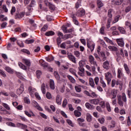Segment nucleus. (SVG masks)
Listing matches in <instances>:
<instances>
[{
    "label": "nucleus",
    "mask_w": 131,
    "mask_h": 131,
    "mask_svg": "<svg viewBox=\"0 0 131 131\" xmlns=\"http://www.w3.org/2000/svg\"><path fill=\"white\" fill-rule=\"evenodd\" d=\"M112 51H113L114 52H116V55L117 56L118 58H120V56H121V57H122L123 58H124V55L125 57H128V53L127 52V51H123V49L122 48H120L119 52H118V49H117V47L113 46Z\"/></svg>",
    "instance_id": "nucleus-1"
},
{
    "label": "nucleus",
    "mask_w": 131,
    "mask_h": 131,
    "mask_svg": "<svg viewBox=\"0 0 131 131\" xmlns=\"http://www.w3.org/2000/svg\"><path fill=\"white\" fill-rule=\"evenodd\" d=\"M89 60L92 68V73L93 74H95V73L96 72V67H98L97 61L95 60V57H94L93 55H90L89 56Z\"/></svg>",
    "instance_id": "nucleus-2"
},
{
    "label": "nucleus",
    "mask_w": 131,
    "mask_h": 131,
    "mask_svg": "<svg viewBox=\"0 0 131 131\" xmlns=\"http://www.w3.org/2000/svg\"><path fill=\"white\" fill-rule=\"evenodd\" d=\"M118 104L120 107H123L124 103H126V96L125 93H122V95L117 96Z\"/></svg>",
    "instance_id": "nucleus-3"
},
{
    "label": "nucleus",
    "mask_w": 131,
    "mask_h": 131,
    "mask_svg": "<svg viewBox=\"0 0 131 131\" xmlns=\"http://www.w3.org/2000/svg\"><path fill=\"white\" fill-rule=\"evenodd\" d=\"M105 79L107 81V84H110L111 82V78H112V74L108 72L104 74Z\"/></svg>",
    "instance_id": "nucleus-4"
},
{
    "label": "nucleus",
    "mask_w": 131,
    "mask_h": 131,
    "mask_svg": "<svg viewBox=\"0 0 131 131\" xmlns=\"http://www.w3.org/2000/svg\"><path fill=\"white\" fill-rule=\"evenodd\" d=\"M84 15H85V11L82 8H80L79 10L77 11L76 16L78 17H83Z\"/></svg>",
    "instance_id": "nucleus-5"
},
{
    "label": "nucleus",
    "mask_w": 131,
    "mask_h": 131,
    "mask_svg": "<svg viewBox=\"0 0 131 131\" xmlns=\"http://www.w3.org/2000/svg\"><path fill=\"white\" fill-rule=\"evenodd\" d=\"M87 47L91 52H93L95 49V44L93 43V41H89V39H87Z\"/></svg>",
    "instance_id": "nucleus-6"
},
{
    "label": "nucleus",
    "mask_w": 131,
    "mask_h": 131,
    "mask_svg": "<svg viewBox=\"0 0 131 131\" xmlns=\"http://www.w3.org/2000/svg\"><path fill=\"white\" fill-rule=\"evenodd\" d=\"M68 58L70 61H71L73 63L76 64V58L74 55L71 54V53L68 54Z\"/></svg>",
    "instance_id": "nucleus-7"
},
{
    "label": "nucleus",
    "mask_w": 131,
    "mask_h": 131,
    "mask_svg": "<svg viewBox=\"0 0 131 131\" xmlns=\"http://www.w3.org/2000/svg\"><path fill=\"white\" fill-rule=\"evenodd\" d=\"M27 11L26 12V15L30 16V15H31V13H32V11H33V8L32 6H31L30 5H28L27 7Z\"/></svg>",
    "instance_id": "nucleus-8"
},
{
    "label": "nucleus",
    "mask_w": 131,
    "mask_h": 131,
    "mask_svg": "<svg viewBox=\"0 0 131 131\" xmlns=\"http://www.w3.org/2000/svg\"><path fill=\"white\" fill-rule=\"evenodd\" d=\"M116 40L119 47H121V48L124 47V41L123 38H118Z\"/></svg>",
    "instance_id": "nucleus-9"
},
{
    "label": "nucleus",
    "mask_w": 131,
    "mask_h": 131,
    "mask_svg": "<svg viewBox=\"0 0 131 131\" xmlns=\"http://www.w3.org/2000/svg\"><path fill=\"white\" fill-rule=\"evenodd\" d=\"M78 69L79 70V71L78 72V75H80V76H84V68L78 67Z\"/></svg>",
    "instance_id": "nucleus-10"
},
{
    "label": "nucleus",
    "mask_w": 131,
    "mask_h": 131,
    "mask_svg": "<svg viewBox=\"0 0 131 131\" xmlns=\"http://www.w3.org/2000/svg\"><path fill=\"white\" fill-rule=\"evenodd\" d=\"M56 102L58 105H61L62 104V96L60 95H58L56 97Z\"/></svg>",
    "instance_id": "nucleus-11"
},
{
    "label": "nucleus",
    "mask_w": 131,
    "mask_h": 131,
    "mask_svg": "<svg viewBox=\"0 0 131 131\" xmlns=\"http://www.w3.org/2000/svg\"><path fill=\"white\" fill-rule=\"evenodd\" d=\"M23 92H24V85L23 84H21L20 88L17 90L16 93L18 96H20Z\"/></svg>",
    "instance_id": "nucleus-12"
},
{
    "label": "nucleus",
    "mask_w": 131,
    "mask_h": 131,
    "mask_svg": "<svg viewBox=\"0 0 131 131\" xmlns=\"http://www.w3.org/2000/svg\"><path fill=\"white\" fill-rule=\"evenodd\" d=\"M25 15V12H21L20 13H16L15 18V19H21V18H23L24 17V15Z\"/></svg>",
    "instance_id": "nucleus-13"
},
{
    "label": "nucleus",
    "mask_w": 131,
    "mask_h": 131,
    "mask_svg": "<svg viewBox=\"0 0 131 131\" xmlns=\"http://www.w3.org/2000/svg\"><path fill=\"white\" fill-rule=\"evenodd\" d=\"M46 88H49L48 85H46L45 83H43L41 85V91L43 95L46 94Z\"/></svg>",
    "instance_id": "nucleus-14"
},
{
    "label": "nucleus",
    "mask_w": 131,
    "mask_h": 131,
    "mask_svg": "<svg viewBox=\"0 0 131 131\" xmlns=\"http://www.w3.org/2000/svg\"><path fill=\"white\" fill-rule=\"evenodd\" d=\"M111 96H113L111 98L112 100L115 99V98H116V96H117V90L113 89L111 92Z\"/></svg>",
    "instance_id": "nucleus-15"
},
{
    "label": "nucleus",
    "mask_w": 131,
    "mask_h": 131,
    "mask_svg": "<svg viewBox=\"0 0 131 131\" xmlns=\"http://www.w3.org/2000/svg\"><path fill=\"white\" fill-rule=\"evenodd\" d=\"M4 69L7 72L10 73V74H13L14 73V70L10 68V67H5Z\"/></svg>",
    "instance_id": "nucleus-16"
},
{
    "label": "nucleus",
    "mask_w": 131,
    "mask_h": 131,
    "mask_svg": "<svg viewBox=\"0 0 131 131\" xmlns=\"http://www.w3.org/2000/svg\"><path fill=\"white\" fill-rule=\"evenodd\" d=\"M89 81V84L91 86V87L93 88V89H95L96 86H95V81L94 80V79H93V78H90Z\"/></svg>",
    "instance_id": "nucleus-17"
},
{
    "label": "nucleus",
    "mask_w": 131,
    "mask_h": 131,
    "mask_svg": "<svg viewBox=\"0 0 131 131\" xmlns=\"http://www.w3.org/2000/svg\"><path fill=\"white\" fill-rule=\"evenodd\" d=\"M117 77L118 78H121L123 77V73H122V69H118L117 72Z\"/></svg>",
    "instance_id": "nucleus-18"
},
{
    "label": "nucleus",
    "mask_w": 131,
    "mask_h": 131,
    "mask_svg": "<svg viewBox=\"0 0 131 131\" xmlns=\"http://www.w3.org/2000/svg\"><path fill=\"white\" fill-rule=\"evenodd\" d=\"M109 61L108 60H106L104 61L103 63V67L104 69H106V70H108L109 68H110V66H109Z\"/></svg>",
    "instance_id": "nucleus-19"
},
{
    "label": "nucleus",
    "mask_w": 131,
    "mask_h": 131,
    "mask_svg": "<svg viewBox=\"0 0 131 131\" xmlns=\"http://www.w3.org/2000/svg\"><path fill=\"white\" fill-rule=\"evenodd\" d=\"M89 102L91 103V104H94V105H98L99 104L100 100L98 99H91L89 100Z\"/></svg>",
    "instance_id": "nucleus-20"
},
{
    "label": "nucleus",
    "mask_w": 131,
    "mask_h": 131,
    "mask_svg": "<svg viewBox=\"0 0 131 131\" xmlns=\"http://www.w3.org/2000/svg\"><path fill=\"white\" fill-rule=\"evenodd\" d=\"M113 2L116 6H120L123 3V0H114L112 1V3Z\"/></svg>",
    "instance_id": "nucleus-21"
},
{
    "label": "nucleus",
    "mask_w": 131,
    "mask_h": 131,
    "mask_svg": "<svg viewBox=\"0 0 131 131\" xmlns=\"http://www.w3.org/2000/svg\"><path fill=\"white\" fill-rule=\"evenodd\" d=\"M93 117H92V115L90 113H87L86 114V120L88 122H91L92 120Z\"/></svg>",
    "instance_id": "nucleus-22"
},
{
    "label": "nucleus",
    "mask_w": 131,
    "mask_h": 131,
    "mask_svg": "<svg viewBox=\"0 0 131 131\" xmlns=\"http://www.w3.org/2000/svg\"><path fill=\"white\" fill-rule=\"evenodd\" d=\"M54 75L57 81L60 83V75H59V73L57 71H55L54 72Z\"/></svg>",
    "instance_id": "nucleus-23"
},
{
    "label": "nucleus",
    "mask_w": 131,
    "mask_h": 131,
    "mask_svg": "<svg viewBox=\"0 0 131 131\" xmlns=\"http://www.w3.org/2000/svg\"><path fill=\"white\" fill-rule=\"evenodd\" d=\"M23 62L28 67H30L31 65V63L30 62V60L28 59H23Z\"/></svg>",
    "instance_id": "nucleus-24"
},
{
    "label": "nucleus",
    "mask_w": 131,
    "mask_h": 131,
    "mask_svg": "<svg viewBox=\"0 0 131 131\" xmlns=\"http://www.w3.org/2000/svg\"><path fill=\"white\" fill-rule=\"evenodd\" d=\"M25 114H26V115H27V116L28 117H31V116H35V115H34L32 111H30L28 112V111H25Z\"/></svg>",
    "instance_id": "nucleus-25"
},
{
    "label": "nucleus",
    "mask_w": 131,
    "mask_h": 131,
    "mask_svg": "<svg viewBox=\"0 0 131 131\" xmlns=\"http://www.w3.org/2000/svg\"><path fill=\"white\" fill-rule=\"evenodd\" d=\"M85 106L86 108H87V109H89L90 110H93V109H94L95 108L94 107V105L90 104V103L89 102H86L85 104Z\"/></svg>",
    "instance_id": "nucleus-26"
},
{
    "label": "nucleus",
    "mask_w": 131,
    "mask_h": 131,
    "mask_svg": "<svg viewBox=\"0 0 131 131\" xmlns=\"http://www.w3.org/2000/svg\"><path fill=\"white\" fill-rule=\"evenodd\" d=\"M121 19H122V17L120 15H118L116 16L114 18V20L113 21V24H114L116 23L117 22H118V21H119V19L121 20Z\"/></svg>",
    "instance_id": "nucleus-27"
},
{
    "label": "nucleus",
    "mask_w": 131,
    "mask_h": 131,
    "mask_svg": "<svg viewBox=\"0 0 131 131\" xmlns=\"http://www.w3.org/2000/svg\"><path fill=\"white\" fill-rule=\"evenodd\" d=\"M33 104L34 106L36 107V108H37L38 110H39V111H42V108L39 106V105H38V103H37L36 101H33Z\"/></svg>",
    "instance_id": "nucleus-28"
},
{
    "label": "nucleus",
    "mask_w": 131,
    "mask_h": 131,
    "mask_svg": "<svg viewBox=\"0 0 131 131\" xmlns=\"http://www.w3.org/2000/svg\"><path fill=\"white\" fill-rule=\"evenodd\" d=\"M69 71L70 73L73 74V75H74L75 76H76V77H78V76H77V74H76V70H74V69L70 68L69 69Z\"/></svg>",
    "instance_id": "nucleus-29"
},
{
    "label": "nucleus",
    "mask_w": 131,
    "mask_h": 131,
    "mask_svg": "<svg viewBox=\"0 0 131 131\" xmlns=\"http://www.w3.org/2000/svg\"><path fill=\"white\" fill-rule=\"evenodd\" d=\"M50 88L51 90H55V82H54V80H50Z\"/></svg>",
    "instance_id": "nucleus-30"
},
{
    "label": "nucleus",
    "mask_w": 131,
    "mask_h": 131,
    "mask_svg": "<svg viewBox=\"0 0 131 131\" xmlns=\"http://www.w3.org/2000/svg\"><path fill=\"white\" fill-rule=\"evenodd\" d=\"M72 18L74 24H75V25H78V21H77V19H76V16H75V14H73L72 15Z\"/></svg>",
    "instance_id": "nucleus-31"
},
{
    "label": "nucleus",
    "mask_w": 131,
    "mask_h": 131,
    "mask_svg": "<svg viewBox=\"0 0 131 131\" xmlns=\"http://www.w3.org/2000/svg\"><path fill=\"white\" fill-rule=\"evenodd\" d=\"M85 64V60H81L79 62V67L83 68Z\"/></svg>",
    "instance_id": "nucleus-32"
},
{
    "label": "nucleus",
    "mask_w": 131,
    "mask_h": 131,
    "mask_svg": "<svg viewBox=\"0 0 131 131\" xmlns=\"http://www.w3.org/2000/svg\"><path fill=\"white\" fill-rule=\"evenodd\" d=\"M124 69L127 74H129L130 73V70H129V68H128V66L126 63L124 64Z\"/></svg>",
    "instance_id": "nucleus-33"
},
{
    "label": "nucleus",
    "mask_w": 131,
    "mask_h": 131,
    "mask_svg": "<svg viewBox=\"0 0 131 131\" xmlns=\"http://www.w3.org/2000/svg\"><path fill=\"white\" fill-rule=\"evenodd\" d=\"M18 66L21 69H23L24 70H27V67L25 66V65L22 63V62H18Z\"/></svg>",
    "instance_id": "nucleus-34"
},
{
    "label": "nucleus",
    "mask_w": 131,
    "mask_h": 131,
    "mask_svg": "<svg viewBox=\"0 0 131 131\" xmlns=\"http://www.w3.org/2000/svg\"><path fill=\"white\" fill-rule=\"evenodd\" d=\"M74 113L76 117H80L81 116V113L77 110H75Z\"/></svg>",
    "instance_id": "nucleus-35"
},
{
    "label": "nucleus",
    "mask_w": 131,
    "mask_h": 131,
    "mask_svg": "<svg viewBox=\"0 0 131 131\" xmlns=\"http://www.w3.org/2000/svg\"><path fill=\"white\" fill-rule=\"evenodd\" d=\"M48 7L50 10H51V12H54V11H55V5L51 3H49Z\"/></svg>",
    "instance_id": "nucleus-36"
},
{
    "label": "nucleus",
    "mask_w": 131,
    "mask_h": 131,
    "mask_svg": "<svg viewBox=\"0 0 131 131\" xmlns=\"http://www.w3.org/2000/svg\"><path fill=\"white\" fill-rule=\"evenodd\" d=\"M55 32L53 31H49L45 33L46 36H51L52 35H54Z\"/></svg>",
    "instance_id": "nucleus-37"
},
{
    "label": "nucleus",
    "mask_w": 131,
    "mask_h": 131,
    "mask_svg": "<svg viewBox=\"0 0 131 131\" xmlns=\"http://www.w3.org/2000/svg\"><path fill=\"white\" fill-rule=\"evenodd\" d=\"M99 55L100 57H102L103 61H105L106 59H107V57H106V54L103 52H101Z\"/></svg>",
    "instance_id": "nucleus-38"
},
{
    "label": "nucleus",
    "mask_w": 131,
    "mask_h": 131,
    "mask_svg": "<svg viewBox=\"0 0 131 131\" xmlns=\"http://www.w3.org/2000/svg\"><path fill=\"white\" fill-rule=\"evenodd\" d=\"M67 77L68 79H69L70 81L72 82V83H75V79H74L72 76L68 75Z\"/></svg>",
    "instance_id": "nucleus-39"
},
{
    "label": "nucleus",
    "mask_w": 131,
    "mask_h": 131,
    "mask_svg": "<svg viewBox=\"0 0 131 131\" xmlns=\"http://www.w3.org/2000/svg\"><path fill=\"white\" fill-rule=\"evenodd\" d=\"M41 71L40 70H37V71H36V77L38 79L40 78V76H41Z\"/></svg>",
    "instance_id": "nucleus-40"
},
{
    "label": "nucleus",
    "mask_w": 131,
    "mask_h": 131,
    "mask_svg": "<svg viewBox=\"0 0 131 131\" xmlns=\"http://www.w3.org/2000/svg\"><path fill=\"white\" fill-rule=\"evenodd\" d=\"M113 12V9H110L108 10L107 17H108V18H112V17H113V15H112Z\"/></svg>",
    "instance_id": "nucleus-41"
},
{
    "label": "nucleus",
    "mask_w": 131,
    "mask_h": 131,
    "mask_svg": "<svg viewBox=\"0 0 131 131\" xmlns=\"http://www.w3.org/2000/svg\"><path fill=\"white\" fill-rule=\"evenodd\" d=\"M118 30H119L120 31V32H121V33H122L123 34H124V33H125V29H124V28H123V27H119L118 28Z\"/></svg>",
    "instance_id": "nucleus-42"
},
{
    "label": "nucleus",
    "mask_w": 131,
    "mask_h": 131,
    "mask_svg": "<svg viewBox=\"0 0 131 131\" xmlns=\"http://www.w3.org/2000/svg\"><path fill=\"white\" fill-rule=\"evenodd\" d=\"M104 40L107 42L108 43H110L111 45H113V41L112 40H110V39L108 38L107 37H105L104 38Z\"/></svg>",
    "instance_id": "nucleus-43"
},
{
    "label": "nucleus",
    "mask_w": 131,
    "mask_h": 131,
    "mask_svg": "<svg viewBox=\"0 0 131 131\" xmlns=\"http://www.w3.org/2000/svg\"><path fill=\"white\" fill-rule=\"evenodd\" d=\"M98 121L100 123V124H104L105 123V118H100L98 119Z\"/></svg>",
    "instance_id": "nucleus-44"
},
{
    "label": "nucleus",
    "mask_w": 131,
    "mask_h": 131,
    "mask_svg": "<svg viewBox=\"0 0 131 131\" xmlns=\"http://www.w3.org/2000/svg\"><path fill=\"white\" fill-rule=\"evenodd\" d=\"M90 97L91 98H98V94H97L95 92H92Z\"/></svg>",
    "instance_id": "nucleus-45"
},
{
    "label": "nucleus",
    "mask_w": 131,
    "mask_h": 131,
    "mask_svg": "<svg viewBox=\"0 0 131 131\" xmlns=\"http://www.w3.org/2000/svg\"><path fill=\"white\" fill-rule=\"evenodd\" d=\"M72 37H73V36L71 34H66L64 35V38H65V39H68V38H72Z\"/></svg>",
    "instance_id": "nucleus-46"
},
{
    "label": "nucleus",
    "mask_w": 131,
    "mask_h": 131,
    "mask_svg": "<svg viewBox=\"0 0 131 131\" xmlns=\"http://www.w3.org/2000/svg\"><path fill=\"white\" fill-rule=\"evenodd\" d=\"M106 109L108 112H111V106H110V104L108 102H106L105 104Z\"/></svg>",
    "instance_id": "nucleus-47"
},
{
    "label": "nucleus",
    "mask_w": 131,
    "mask_h": 131,
    "mask_svg": "<svg viewBox=\"0 0 131 131\" xmlns=\"http://www.w3.org/2000/svg\"><path fill=\"white\" fill-rule=\"evenodd\" d=\"M25 42V43H27V45H29L30 43H33V42H34V39H32L30 40H26Z\"/></svg>",
    "instance_id": "nucleus-48"
},
{
    "label": "nucleus",
    "mask_w": 131,
    "mask_h": 131,
    "mask_svg": "<svg viewBox=\"0 0 131 131\" xmlns=\"http://www.w3.org/2000/svg\"><path fill=\"white\" fill-rule=\"evenodd\" d=\"M80 4H81V1L78 0L75 4V9H78V8H79V6H80Z\"/></svg>",
    "instance_id": "nucleus-49"
},
{
    "label": "nucleus",
    "mask_w": 131,
    "mask_h": 131,
    "mask_svg": "<svg viewBox=\"0 0 131 131\" xmlns=\"http://www.w3.org/2000/svg\"><path fill=\"white\" fill-rule=\"evenodd\" d=\"M67 122L69 125H70V126H72V127H73V126H74V125L73 124L72 120L67 119Z\"/></svg>",
    "instance_id": "nucleus-50"
},
{
    "label": "nucleus",
    "mask_w": 131,
    "mask_h": 131,
    "mask_svg": "<svg viewBox=\"0 0 131 131\" xmlns=\"http://www.w3.org/2000/svg\"><path fill=\"white\" fill-rule=\"evenodd\" d=\"M97 6L98 8H102L103 7V3L100 0L97 1Z\"/></svg>",
    "instance_id": "nucleus-51"
},
{
    "label": "nucleus",
    "mask_w": 131,
    "mask_h": 131,
    "mask_svg": "<svg viewBox=\"0 0 131 131\" xmlns=\"http://www.w3.org/2000/svg\"><path fill=\"white\" fill-rule=\"evenodd\" d=\"M28 92L29 94L31 95V94H33V93H34V89H33L31 86H29L28 88Z\"/></svg>",
    "instance_id": "nucleus-52"
},
{
    "label": "nucleus",
    "mask_w": 131,
    "mask_h": 131,
    "mask_svg": "<svg viewBox=\"0 0 131 131\" xmlns=\"http://www.w3.org/2000/svg\"><path fill=\"white\" fill-rule=\"evenodd\" d=\"M68 103V101H67V99H65L62 102V107L63 108L66 107V105Z\"/></svg>",
    "instance_id": "nucleus-53"
},
{
    "label": "nucleus",
    "mask_w": 131,
    "mask_h": 131,
    "mask_svg": "<svg viewBox=\"0 0 131 131\" xmlns=\"http://www.w3.org/2000/svg\"><path fill=\"white\" fill-rule=\"evenodd\" d=\"M0 74L3 77H7V74L5 73V71H3L2 70L0 69Z\"/></svg>",
    "instance_id": "nucleus-54"
},
{
    "label": "nucleus",
    "mask_w": 131,
    "mask_h": 131,
    "mask_svg": "<svg viewBox=\"0 0 131 131\" xmlns=\"http://www.w3.org/2000/svg\"><path fill=\"white\" fill-rule=\"evenodd\" d=\"M3 106L4 107V108L7 109V110H11V108L10 107L9 105H8L7 103H3Z\"/></svg>",
    "instance_id": "nucleus-55"
},
{
    "label": "nucleus",
    "mask_w": 131,
    "mask_h": 131,
    "mask_svg": "<svg viewBox=\"0 0 131 131\" xmlns=\"http://www.w3.org/2000/svg\"><path fill=\"white\" fill-rule=\"evenodd\" d=\"M0 94L3 95V96H5V97H8L9 96V93L5 91H1Z\"/></svg>",
    "instance_id": "nucleus-56"
},
{
    "label": "nucleus",
    "mask_w": 131,
    "mask_h": 131,
    "mask_svg": "<svg viewBox=\"0 0 131 131\" xmlns=\"http://www.w3.org/2000/svg\"><path fill=\"white\" fill-rule=\"evenodd\" d=\"M21 52L23 53H25V54H27V55H30V51L29 50H27V49H22Z\"/></svg>",
    "instance_id": "nucleus-57"
},
{
    "label": "nucleus",
    "mask_w": 131,
    "mask_h": 131,
    "mask_svg": "<svg viewBox=\"0 0 131 131\" xmlns=\"http://www.w3.org/2000/svg\"><path fill=\"white\" fill-rule=\"evenodd\" d=\"M100 82L102 86V88H105L106 86V83L102 79H101L100 80Z\"/></svg>",
    "instance_id": "nucleus-58"
},
{
    "label": "nucleus",
    "mask_w": 131,
    "mask_h": 131,
    "mask_svg": "<svg viewBox=\"0 0 131 131\" xmlns=\"http://www.w3.org/2000/svg\"><path fill=\"white\" fill-rule=\"evenodd\" d=\"M17 44L18 45V46H19V47H20V48H24V43H23V42L22 41H17Z\"/></svg>",
    "instance_id": "nucleus-59"
},
{
    "label": "nucleus",
    "mask_w": 131,
    "mask_h": 131,
    "mask_svg": "<svg viewBox=\"0 0 131 131\" xmlns=\"http://www.w3.org/2000/svg\"><path fill=\"white\" fill-rule=\"evenodd\" d=\"M46 59L48 62H52V61H54V57H46Z\"/></svg>",
    "instance_id": "nucleus-60"
},
{
    "label": "nucleus",
    "mask_w": 131,
    "mask_h": 131,
    "mask_svg": "<svg viewBox=\"0 0 131 131\" xmlns=\"http://www.w3.org/2000/svg\"><path fill=\"white\" fill-rule=\"evenodd\" d=\"M41 30L42 31H46V30H48V25H45L43 27L41 28Z\"/></svg>",
    "instance_id": "nucleus-61"
},
{
    "label": "nucleus",
    "mask_w": 131,
    "mask_h": 131,
    "mask_svg": "<svg viewBox=\"0 0 131 131\" xmlns=\"http://www.w3.org/2000/svg\"><path fill=\"white\" fill-rule=\"evenodd\" d=\"M75 89L76 92H77L78 93H80V92H81V88L80 87H79V86H76L75 87Z\"/></svg>",
    "instance_id": "nucleus-62"
},
{
    "label": "nucleus",
    "mask_w": 131,
    "mask_h": 131,
    "mask_svg": "<svg viewBox=\"0 0 131 131\" xmlns=\"http://www.w3.org/2000/svg\"><path fill=\"white\" fill-rule=\"evenodd\" d=\"M125 26H128L129 30L131 31V24H130V23L127 21L125 23Z\"/></svg>",
    "instance_id": "nucleus-63"
},
{
    "label": "nucleus",
    "mask_w": 131,
    "mask_h": 131,
    "mask_svg": "<svg viewBox=\"0 0 131 131\" xmlns=\"http://www.w3.org/2000/svg\"><path fill=\"white\" fill-rule=\"evenodd\" d=\"M45 131H53L54 129H53V128L52 127H46L45 129Z\"/></svg>",
    "instance_id": "nucleus-64"
}]
</instances>
